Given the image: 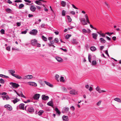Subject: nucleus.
I'll return each instance as SVG.
<instances>
[{
	"label": "nucleus",
	"mask_w": 121,
	"mask_h": 121,
	"mask_svg": "<svg viewBox=\"0 0 121 121\" xmlns=\"http://www.w3.org/2000/svg\"><path fill=\"white\" fill-rule=\"evenodd\" d=\"M9 84L11 85L12 87L14 88H17L19 86V85L15 83L10 82L9 83Z\"/></svg>",
	"instance_id": "nucleus-1"
},
{
	"label": "nucleus",
	"mask_w": 121,
	"mask_h": 121,
	"mask_svg": "<svg viewBox=\"0 0 121 121\" xmlns=\"http://www.w3.org/2000/svg\"><path fill=\"white\" fill-rule=\"evenodd\" d=\"M37 32L38 31L36 30L33 29L30 32V34L33 35H36Z\"/></svg>",
	"instance_id": "nucleus-2"
},
{
	"label": "nucleus",
	"mask_w": 121,
	"mask_h": 121,
	"mask_svg": "<svg viewBox=\"0 0 121 121\" xmlns=\"http://www.w3.org/2000/svg\"><path fill=\"white\" fill-rule=\"evenodd\" d=\"M70 93L72 95H76L78 94V92L74 89H72L70 91Z\"/></svg>",
	"instance_id": "nucleus-3"
},
{
	"label": "nucleus",
	"mask_w": 121,
	"mask_h": 121,
	"mask_svg": "<svg viewBox=\"0 0 121 121\" xmlns=\"http://www.w3.org/2000/svg\"><path fill=\"white\" fill-rule=\"evenodd\" d=\"M4 107L5 108H6L8 110L10 111H11L12 109L11 106L9 104L5 105Z\"/></svg>",
	"instance_id": "nucleus-4"
},
{
	"label": "nucleus",
	"mask_w": 121,
	"mask_h": 121,
	"mask_svg": "<svg viewBox=\"0 0 121 121\" xmlns=\"http://www.w3.org/2000/svg\"><path fill=\"white\" fill-rule=\"evenodd\" d=\"M96 90L98 91L99 93H101L103 92H105V91L102 90L99 86H97L96 88Z\"/></svg>",
	"instance_id": "nucleus-5"
},
{
	"label": "nucleus",
	"mask_w": 121,
	"mask_h": 121,
	"mask_svg": "<svg viewBox=\"0 0 121 121\" xmlns=\"http://www.w3.org/2000/svg\"><path fill=\"white\" fill-rule=\"evenodd\" d=\"M42 99L44 100H48L49 99V97L45 95H43L42 96Z\"/></svg>",
	"instance_id": "nucleus-6"
},
{
	"label": "nucleus",
	"mask_w": 121,
	"mask_h": 121,
	"mask_svg": "<svg viewBox=\"0 0 121 121\" xmlns=\"http://www.w3.org/2000/svg\"><path fill=\"white\" fill-rule=\"evenodd\" d=\"M40 95L38 94H35L33 98L35 100H37L39 99Z\"/></svg>",
	"instance_id": "nucleus-7"
},
{
	"label": "nucleus",
	"mask_w": 121,
	"mask_h": 121,
	"mask_svg": "<svg viewBox=\"0 0 121 121\" xmlns=\"http://www.w3.org/2000/svg\"><path fill=\"white\" fill-rule=\"evenodd\" d=\"M33 76L31 75H28L25 76L23 78L24 79H30L32 78Z\"/></svg>",
	"instance_id": "nucleus-8"
},
{
	"label": "nucleus",
	"mask_w": 121,
	"mask_h": 121,
	"mask_svg": "<svg viewBox=\"0 0 121 121\" xmlns=\"http://www.w3.org/2000/svg\"><path fill=\"white\" fill-rule=\"evenodd\" d=\"M28 84L30 85L35 86H37V84L34 82H29L28 83Z\"/></svg>",
	"instance_id": "nucleus-9"
},
{
	"label": "nucleus",
	"mask_w": 121,
	"mask_h": 121,
	"mask_svg": "<svg viewBox=\"0 0 121 121\" xmlns=\"http://www.w3.org/2000/svg\"><path fill=\"white\" fill-rule=\"evenodd\" d=\"M31 44L33 46L35 45L37 43V41L36 39H34L31 40Z\"/></svg>",
	"instance_id": "nucleus-10"
},
{
	"label": "nucleus",
	"mask_w": 121,
	"mask_h": 121,
	"mask_svg": "<svg viewBox=\"0 0 121 121\" xmlns=\"http://www.w3.org/2000/svg\"><path fill=\"white\" fill-rule=\"evenodd\" d=\"M30 9L31 11L32 12H34L35 11L36 8L34 5H31Z\"/></svg>",
	"instance_id": "nucleus-11"
},
{
	"label": "nucleus",
	"mask_w": 121,
	"mask_h": 121,
	"mask_svg": "<svg viewBox=\"0 0 121 121\" xmlns=\"http://www.w3.org/2000/svg\"><path fill=\"white\" fill-rule=\"evenodd\" d=\"M1 97L4 100L5 99L6 100H8L10 98L8 95H5L4 96H2Z\"/></svg>",
	"instance_id": "nucleus-12"
},
{
	"label": "nucleus",
	"mask_w": 121,
	"mask_h": 121,
	"mask_svg": "<svg viewBox=\"0 0 121 121\" xmlns=\"http://www.w3.org/2000/svg\"><path fill=\"white\" fill-rule=\"evenodd\" d=\"M9 72L11 75L12 76H13L15 74H14L15 72V71L13 69H10L9 71Z\"/></svg>",
	"instance_id": "nucleus-13"
},
{
	"label": "nucleus",
	"mask_w": 121,
	"mask_h": 121,
	"mask_svg": "<svg viewBox=\"0 0 121 121\" xmlns=\"http://www.w3.org/2000/svg\"><path fill=\"white\" fill-rule=\"evenodd\" d=\"M28 111L30 112H32L34 111V109L32 107H30L28 108Z\"/></svg>",
	"instance_id": "nucleus-14"
},
{
	"label": "nucleus",
	"mask_w": 121,
	"mask_h": 121,
	"mask_svg": "<svg viewBox=\"0 0 121 121\" xmlns=\"http://www.w3.org/2000/svg\"><path fill=\"white\" fill-rule=\"evenodd\" d=\"M24 104H20L19 108L21 109L24 110Z\"/></svg>",
	"instance_id": "nucleus-15"
},
{
	"label": "nucleus",
	"mask_w": 121,
	"mask_h": 121,
	"mask_svg": "<svg viewBox=\"0 0 121 121\" xmlns=\"http://www.w3.org/2000/svg\"><path fill=\"white\" fill-rule=\"evenodd\" d=\"M44 83L47 85L51 87H53V85L50 84L49 83L45 81H44Z\"/></svg>",
	"instance_id": "nucleus-16"
},
{
	"label": "nucleus",
	"mask_w": 121,
	"mask_h": 121,
	"mask_svg": "<svg viewBox=\"0 0 121 121\" xmlns=\"http://www.w3.org/2000/svg\"><path fill=\"white\" fill-rule=\"evenodd\" d=\"M13 76L18 79H22V77L17 74H15Z\"/></svg>",
	"instance_id": "nucleus-17"
},
{
	"label": "nucleus",
	"mask_w": 121,
	"mask_h": 121,
	"mask_svg": "<svg viewBox=\"0 0 121 121\" xmlns=\"http://www.w3.org/2000/svg\"><path fill=\"white\" fill-rule=\"evenodd\" d=\"M56 59L59 62H62L63 61V59L60 57H56Z\"/></svg>",
	"instance_id": "nucleus-18"
},
{
	"label": "nucleus",
	"mask_w": 121,
	"mask_h": 121,
	"mask_svg": "<svg viewBox=\"0 0 121 121\" xmlns=\"http://www.w3.org/2000/svg\"><path fill=\"white\" fill-rule=\"evenodd\" d=\"M61 4L62 6L65 7L66 5V3L64 1H62L61 2Z\"/></svg>",
	"instance_id": "nucleus-19"
},
{
	"label": "nucleus",
	"mask_w": 121,
	"mask_h": 121,
	"mask_svg": "<svg viewBox=\"0 0 121 121\" xmlns=\"http://www.w3.org/2000/svg\"><path fill=\"white\" fill-rule=\"evenodd\" d=\"M47 104L49 106L53 107V104L52 101H51L48 102Z\"/></svg>",
	"instance_id": "nucleus-20"
},
{
	"label": "nucleus",
	"mask_w": 121,
	"mask_h": 121,
	"mask_svg": "<svg viewBox=\"0 0 121 121\" xmlns=\"http://www.w3.org/2000/svg\"><path fill=\"white\" fill-rule=\"evenodd\" d=\"M85 19L84 18H82L81 20V21L82 22H83L82 23V25H85L87 24V23L86 22H85Z\"/></svg>",
	"instance_id": "nucleus-21"
},
{
	"label": "nucleus",
	"mask_w": 121,
	"mask_h": 121,
	"mask_svg": "<svg viewBox=\"0 0 121 121\" xmlns=\"http://www.w3.org/2000/svg\"><path fill=\"white\" fill-rule=\"evenodd\" d=\"M92 35L93 38L95 39H96L98 35L95 33H93L92 34Z\"/></svg>",
	"instance_id": "nucleus-22"
},
{
	"label": "nucleus",
	"mask_w": 121,
	"mask_h": 121,
	"mask_svg": "<svg viewBox=\"0 0 121 121\" xmlns=\"http://www.w3.org/2000/svg\"><path fill=\"white\" fill-rule=\"evenodd\" d=\"M100 41L102 43H104L106 42V41L103 38H101L99 39Z\"/></svg>",
	"instance_id": "nucleus-23"
},
{
	"label": "nucleus",
	"mask_w": 121,
	"mask_h": 121,
	"mask_svg": "<svg viewBox=\"0 0 121 121\" xmlns=\"http://www.w3.org/2000/svg\"><path fill=\"white\" fill-rule=\"evenodd\" d=\"M63 119L64 120L68 121V117L67 116H63Z\"/></svg>",
	"instance_id": "nucleus-24"
},
{
	"label": "nucleus",
	"mask_w": 121,
	"mask_h": 121,
	"mask_svg": "<svg viewBox=\"0 0 121 121\" xmlns=\"http://www.w3.org/2000/svg\"><path fill=\"white\" fill-rule=\"evenodd\" d=\"M72 43H73L75 44H77L78 43V42L74 39H73L72 41Z\"/></svg>",
	"instance_id": "nucleus-25"
},
{
	"label": "nucleus",
	"mask_w": 121,
	"mask_h": 121,
	"mask_svg": "<svg viewBox=\"0 0 121 121\" xmlns=\"http://www.w3.org/2000/svg\"><path fill=\"white\" fill-rule=\"evenodd\" d=\"M114 100L115 101H116L120 103L121 102V100L120 98H116L114 99Z\"/></svg>",
	"instance_id": "nucleus-26"
},
{
	"label": "nucleus",
	"mask_w": 121,
	"mask_h": 121,
	"mask_svg": "<svg viewBox=\"0 0 121 121\" xmlns=\"http://www.w3.org/2000/svg\"><path fill=\"white\" fill-rule=\"evenodd\" d=\"M55 110L59 115H60L61 112L57 108H55Z\"/></svg>",
	"instance_id": "nucleus-27"
},
{
	"label": "nucleus",
	"mask_w": 121,
	"mask_h": 121,
	"mask_svg": "<svg viewBox=\"0 0 121 121\" xmlns=\"http://www.w3.org/2000/svg\"><path fill=\"white\" fill-rule=\"evenodd\" d=\"M19 101V99L17 98H16L14 100H13V102L14 104H15L18 101Z\"/></svg>",
	"instance_id": "nucleus-28"
},
{
	"label": "nucleus",
	"mask_w": 121,
	"mask_h": 121,
	"mask_svg": "<svg viewBox=\"0 0 121 121\" xmlns=\"http://www.w3.org/2000/svg\"><path fill=\"white\" fill-rule=\"evenodd\" d=\"M90 49L91 51H95L96 49V48L95 47L92 46L91 47Z\"/></svg>",
	"instance_id": "nucleus-29"
},
{
	"label": "nucleus",
	"mask_w": 121,
	"mask_h": 121,
	"mask_svg": "<svg viewBox=\"0 0 121 121\" xmlns=\"http://www.w3.org/2000/svg\"><path fill=\"white\" fill-rule=\"evenodd\" d=\"M35 2L37 4L39 5H41L42 4V3L41 2L38 0L36 1Z\"/></svg>",
	"instance_id": "nucleus-30"
},
{
	"label": "nucleus",
	"mask_w": 121,
	"mask_h": 121,
	"mask_svg": "<svg viewBox=\"0 0 121 121\" xmlns=\"http://www.w3.org/2000/svg\"><path fill=\"white\" fill-rule=\"evenodd\" d=\"M19 94L20 95V96L21 95V97L24 98H26V97L23 94L22 92L21 91H20Z\"/></svg>",
	"instance_id": "nucleus-31"
},
{
	"label": "nucleus",
	"mask_w": 121,
	"mask_h": 121,
	"mask_svg": "<svg viewBox=\"0 0 121 121\" xmlns=\"http://www.w3.org/2000/svg\"><path fill=\"white\" fill-rule=\"evenodd\" d=\"M64 110L66 112H68L69 110V108H63Z\"/></svg>",
	"instance_id": "nucleus-32"
},
{
	"label": "nucleus",
	"mask_w": 121,
	"mask_h": 121,
	"mask_svg": "<svg viewBox=\"0 0 121 121\" xmlns=\"http://www.w3.org/2000/svg\"><path fill=\"white\" fill-rule=\"evenodd\" d=\"M60 82H64L65 80L64 79V77H63L61 76L60 78Z\"/></svg>",
	"instance_id": "nucleus-33"
},
{
	"label": "nucleus",
	"mask_w": 121,
	"mask_h": 121,
	"mask_svg": "<svg viewBox=\"0 0 121 121\" xmlns=\"http://www.w3.org/2000/svg\"><path fill=\"white\" fill-rule=\"evenodd\" d=\"M42 38L43 40L44 41H47V38L44 36L43 35L42 36Z\"/></svg>",
	"instance_id": "nucleus-34"
},
{
	"label": "nucleus",
	"mask_w": 121,
	"mask_h": 121,
	"mask_svg": "<svg viewBox=\"0 0 121 121\" xmlns=\"http://www.w3.org/2000/svg\"><path fill=\"white\" fill-rule=\"evenodd\" d=\"M71 36V35L68 34L65 36V38L66 39H68Z\"/></svg>",
	"instance_id": "nucleus-35"
},
{
	"label": "nucleus",
	"mask_w": 121,
	"mask_h": 121,
	"mask_svg": "<svg viewBox=\"0 0 121 121\" xmlns=\"http://www.w3.org/2000/svg\"><path fill=\"white\" fill-rule=\"evenodd\" d=\"M43 112V111L40 110L39 111L38 113V114L39 116L42 115V113Z\"/></svg>",
	"instance_id": "nucleus-36"
},
{
	"label": "nucleus",
	"mask_w": 121,
	"mask_h": 121,
	"mask_svg": "<svg viewBox=\"0 0 121 121\" xmlns=\"http://www.w3.org/2000/svg\"><path fill=\"white\" fill-rule=\"evenodd\" d=\"M24 5L23 4H20L19 6V8L21 9L22 8L24 7Z\"/></svg>",
	"instance_id": "nucleus-37"
},
{
	"label": "nucleus",
	"mask_w": 121,
	"mask_h": 121,
	"mask_svg": "<svg viewBox=\"0 0 121 121\" xmlns=\"http://www.w3.org/2000/svg\"><path fill=\"white\" fill-rule=\"evenodd\" d=\"M5 10L8 13H10L12 11L11 10L9 9H5Z\"/></svg>",
	"instance_id": "nucleus-38"
},
{
	"label": "nucleus",
	"mask_w": 121,
	"mask_h": 121,
	"mask_svg": "<svg viewBox=\"0 0 121 121\" xmlns=\"http://www.w3.org/2000/svg\"><path fill=\"white\" fill-rule=\"evenodd\" d=\"M4 82V80L2 78L0 79V83H3Z\"/></svg>",
	"instance_id": "nucleus-39"
},
{
	"label": "nucleus",
	"mask_w": 121,
	"mask_h": 121,
	"mask_svg": "<svg viewBox=\"0 0 121 121\" xmlns=\"http://www.w3.org/2000/svg\"><path fill=\"white\" fill-rule=\"evenodd\" d=\"M88 59L89 60V61L91 62V56L90 55H88Z\"/></svg>",
	"instance_id": "nucleus-40"
},
{
	"label": "nucleus",
	"mask_w": 121,
	"mask_h": 121,
	"mask_svg": "<svg viewBox=\"0 0 121 121\" xmlns=\"http://www.w3.org/2000/svg\"><path fill=\"white\" fill-rule=\"evenodd\" d=\"M0 32L2 34H4V30L2 29L0 31Z\"/></svg>",
	"instance_id": "nucleus-41"
},
{
	"label": "nucleus",
	"mask_w": 121,
	"mask_h": 121,
	"mask_svg": "<svg viewBox=\"0 0 121 121\" xmlns=\"http://www.w3.org/2000/svg\"><path fill=\"white\" fill-rule=\"evenodd\" d=\"M62 15L63 16H65V12L64 10H63L62 12Z\"/></svg>",
	"instance_id": "nucleus-42"
},
{
	"label": "nucleus",
	"mask_w": 121,
	"mask_h": 121,
	"mask_svg": "<svg viewBox=\"0 0 121 121\" xmlns=\"http://www.w3.org/2000/svg\"><path fill=\"white\" fill-rule=\"evenodd\" d=\"M68 19L69 20V21L70 22L72 21V19L69 16H67Z\"/></svg>",
	"instance_id": "nucleus-43"
},
{
	"label": "nucleus",
	"mask_w": 121,
	"mask_h": 121,
	"mask_svg": "<svg viewBox=\"0 0 121 121\" xmlns=\"http://www.w3.org/2000/svg\"><path fill=\"white\" fill-rule=\"evenodd\" d=\"M83 33L84 34L85 33H86L87 32V31L85 29H82Z\"/></svg>",
	"instance_id": "nucleus-44"
},
{
	"label": "nucleus",
	"mask_w": 121,
	"mask_h": 121,
	"mask_svg": "<svg viewBox=\"0 0 121 121\" xmlns=\"http://www.w3.org/2000/svg\"><path fill=\"white\" fill-rule=\"evenodd\" d=\"M85 17L86 19V21H88V20H89V19H88V16L87 15V14H86L85 15Z\"/></svg>",
	"instance_id": "nucleus-45"
},
{
	"label": "nucleus",
	"mask_w": 121,
	"mask_h": 121,
	"mask_svg": "<svg viewBox=\"0 0 121 121\" xmlns=\"http://www.w3.org/2000/svg\"><path fill=\"white\" fill-rule=\"evenodd\" d=\"M93 65H95L96 64V62L95 60H93L92 62Z\"/></svg>",
	"instance_id": "nucleus-46"
},
{
	"label": "nucleus",
	"mask_w": 121,
	"mask_h": 121,
	"mask_svg": "<svg viewBox=\"0 0 121 121\" xmlns=\"http://www.w3.org/2000/svg\"><path fill=\"white\" fill-rule=\"evenodd\" d=\"M101 101H99L97 103V105L98 106H99L101 104Z\"/></svg>",
	"instance_id": "nucleus-47"
},
{
	"label": "nucleus",
	"mask_w": 121,
	"mask_h": 121,
	"mask_svg": "<svg viewBox=\"0 0 121 121\" xmlns=\"http://www.w3.org/2000/svg\"><path fill=\"white\" fill-rule=\"evenodd\" d=\"M55 77L56 80H58V78L59 77V76L58 74H56L55 76Z\"/></svg>",
	"instance_id": "nucleus-48"
},
{
	"label": "nucleus",
	"mask_w": 121,
	"mask_h": 121,
	"mask_svg": "<svg viewBox=\"0 0 121 121\" xmlns=\"http://www.w3.org/2000/svg\"><path fill=\"white\" fill-rule=\"evenodd\" d=\"M6 49L9 51H10V47L8 46L6 48Z\"/></svg>",
	"instance_id": "nucleus-49"
},
{
	"label": "nucleus",
	"mask_w": 121,
	"mask_h": 121,
	"mask_svg": "<svg viewBox=\"0 0 121 121\" xmlns=\"http://www.w3.org/2000/svg\"><path fill=\"white\" fill-rule=\"evenodd\" d=\"M27 32V31L26 30H25L24 31H22L21 32V33L22 34H26Z\"/></svg>",
	"instance_id": "nucleus-50"
},
{
	"label": "nucleus",
	"mask_w": 121,
	"mask_h": 121,
	"mask_svg": "<svg viewBox=\"0 0 121 121\" xmlns=\"http://www.w3.org/2000/svg\"><path fill=\"white\" fill-rule=\"evenodd\" d=\"M56 43H57L58 42L59 40L58 39L56 38L54 39Z\"/></svg>",
	"instance_id": "nucleus-51"
},
{
	"label": "nucleus",
	"mask_w": 121,
	"mask_h": 121,
	"mask_svg": "<svg viewBox=\"0 0 121 121\" xmlns=\"http://www.w3.org/2000/svg\"><path fill=\"white\" fill-rule=\"evenodd\" d=\"M70 13L73 14V15H74L75 14V12H74L73 11H71V12H70Z\"/></svg>",
	"instance_id": "nucleus-52"
},
{
	"label": "nucleus",
	"mask_w": 121,
	"mask_h": 121,
	"mask_svg": "<svg viewBox=\"0 0 121 121\" xmlns=\"http://www.w3.org/2000/svg\"><path fill=\"white\" fill-rule=\"evenodd\" d=\"M70 108L73 111H74V110L75 108L73 106H71Z\"/></svg>",
	"instance_id": "nucleus-53"
},
{
	"label": "nucleus",
	"mask_w": 121,
	"mask_h": 121,
	"mask_svg": "<svg viewBox=\"0 0 121 121\" xmlns=\"http://www.w3.org/2000/svg\"><path fill=\"white\" fill-rule=\"evenodd\" d=\"M48 45L50 47L53 46L54 47V48L55 47V46L51 44L48 43Z\"/></svg>",
	"instance_id": "nucleus-54"
},
{
	"label": "nucleus",
	"mask_w": 121,
	"mask_h": 121,
	"mask_svg": "<svg viewBox=\"0 0 121 121\" xmlns=\"http://www.w3.org/2000/svg\"><path fill=\"white\" fill-rule=\"evenodd\" d=\"M60 49L65 52H66L67 51V50L66 49H63L62 48H60Z\"/></svg>",
	"instance_id": "nucleus-55"
},
{
	"label": "nucleus",
	"mask_w": 121,
	"mask_h": 121,
	"mask_svg": "<svg viewBox=\"0 0 121 121\" xmlns=\"http://www.w3.org/2000/svg\"><path fill=\"white\" fill-rule=\"evenodd\" d=\"M72 5L73 7L74 8V9H78V8L76 7L74 5H73V4H72Z\"/></svg>",
	"instance_id": "nucleus-56"
},
{
	"label": "nucleus",
	"mask_w": 121,
	"mask_h": 121,
	"mask_svg": "<svg viewBox=\"0 0 121 121\" xmlns=\"http://www.w3.org/2000/svg\"><path fill=\"white\" fill-rule=\"evenodd\" d=\"M22 2V1L20 0H16L14 1V2Z\"/></svg>",
	"instance_id": "nucleus-57"
},
{
	"label": "nucleus",
	"mask_w": 121,
	"mask_h": 121,
	"mask_svg": "<svg viewBox=\"0 0 121 121\" xmlns=\"http://www.w3.org/2000/svg\"><path fill=\"white\" fill-rule=\"evenodd\" d=\"M93 88L91 87H90V88L89 89V90L90 92L91 91L93 90Z\"/></svg>",
	"instance_id": "nucleus-58"
},
{
	"label": "nucleus",
	"mask_w": 121,
	"mask_h": 121,
	"mask_svg": "<svg viewBox=\"0 0 121 121\" xmlns=\"http://www.w3.org/2000/svg\"><path fill=\"white\" fill-rule=\"evenodd\" d=\"M1 94L2 95H6L7 94V93L5 92H3L1 93Z\"/></svg>",
	"instance_id": "nucleus-59"
},
{
	"label": "nucleus",
	"mask_w": 121,
	"mask_h": 121,
	"mask_svg": "<svg viewBox=\"0 0 121 121\" xmlns=\"http://www.w3.org/2000/svg\"><path fill=\"white\" fill-rule=\"evenodd\" d=\"M85 88L87 89H88L89 88V86L88 84L86 85L85 86Z\"/></svg>",
	"instance_id": "nucleus-60"
},
{
	"label": "nucleus",
	"mask_w": 121,
	"mask_h": 121,
	"mask_svg": "<svg viewBox=\"0 0 121 121\" xmlns=\"http://www.w3.org/2000/svg\"><path fill=\"white\" fill-rule=\"evenodd\" d=\"M30 100H27V101H25L24 102L25 103H29V102H30Z\"/></svg>",
	"instance_id": "nucleus-61"
},
{
	"label": "nucleus",
	"mask_w": 121,
	"mask_h": 121,
	"mask_svg": "<svg viewBox=\"0 0 121 121\" xmlns=\"http://www.w3.org/2000/svg\"><path fill=\"white\" fill-rule=\"evenodd\" d=\"M105 53L107 55V56L109 57V55L108 53V51L107 50H106L105 51Z\"/></svg>",
	"instance_id": "nucleus-62"
},
{
	"label": "nucleus",
	"mask_w": 121,
	"mask_h": 121,
	"mask_svg": "<svg viewBox=\"0 0 121 121\" xmlns=\"http://www.w3.org/2000/svg\"><path fill=\"white\" fill-rule=\"evenodd\" d=\"M36 6L37 9H40L41 8V7L39 6Z\"/></svg>",
	"instance_id": "nucleus-63"
},
{
	"label": "nucleus",
	"mask_w": 121,
	"mask_h": 121,
	"mask_svg": "<svg viewBox=\"0 0 121 121\" xmlns=\"http://www.w3.org/2000/svg\"><path fill=\"white\" fill-rule=\"evenodd\" d=\"M104 48V47L103 46H101L100 47V49L102 50Z\"/></svg>",
	"instance_id": "nucleus-64"
}]
</instances>
